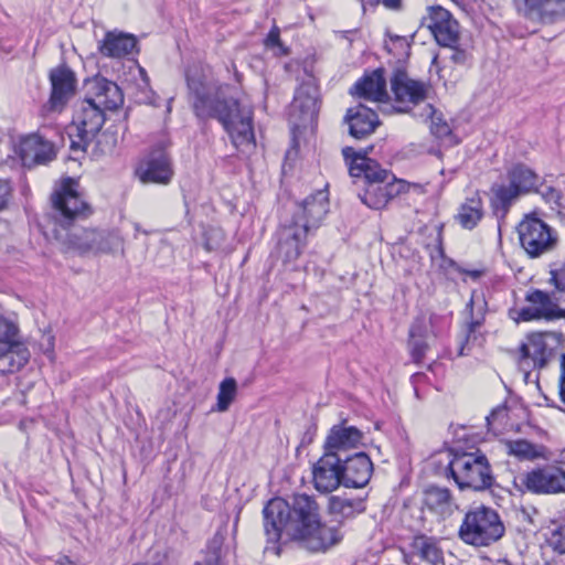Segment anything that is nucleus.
<instances>
[{
  "mask_svg": "<svg viewBox=\"0 0 565 565\" xmlns=\"http://www.w3.org/2000/svg\"><path fill=\"white\" fill-rule=\"evenodd\" d=\"M11 153L7 162L13 168H21L30 171L35 167V132L9 135Z\"/></svg>",
  "mask_w": 565,
  "mask_h": 565,
  "instance_id": "393cba45",
  "label": "nucleus"
},
{
  "mask_svg": "<svg viewBox=\"0 0 565 565\" xmlns=\"http://www.w3.org/2000/svg\"><path fill=\"white\" fill-rule=\"evenodd\" d=\"M53 131L56 136L58 135V130L56 128H54Z\"/></svg>",
  "mask_w": 565,
  "mask_h": 565,
  "instance_id": "69168bd1",
  "label": "nucleus"
},
{
  "mask_svg": "<svg viewBox=\"0 0 565 565\" xmlns=\"http://www.w3.org/2000/svg\"><path fill=\"white\" fill-rule=\"evenodd\" d=\"M51 94L41 107V116L53 121L64 111L70 100L75 96L77 78L75 73L65 64L50 71Z\"/></svg>",
  "mask_w": 565,
  "mask_h": 565,
  "instance_id": "9d476101",
  "label": "nucleus"
},
{
  "mask_svg": "<svg viewBox=\"0 0 565 565\" xmlns=\"http://www.w3.org/2000/svg\"><path fill=\"white\" fill-rule=\"evenodd\" d=\"M292 108L298 109L303 119H312L319 110V89L313 78L301 83L294 97Z\"/></svg>",
  "mask_w": 565,
  "mask_h": 565,
  "instance_id": "72a5a7b5",
  "label": "nucleus"
},
{
  "mask_svg": "<svg viewBox=\"0 0 565 565\" xmlns=\"http://www.w3.org/2000/svg\"><path fill=\"white\" fill-rule=\"evenodd\" d=\"M85 100L95 104L102 110H113L122 104V94L118 85L105 77L96 76L86 83Z\"/></svg>",
  "mask_w": 565,
  "mask_h": 565,
  "instance_id": "b1692460",
  "label": "nucleus"
},
{
  "mask_svg": "<svg viewBox=\"0 0 565 565\" xmlns=\"http://www.w3.org/2000/svg\"><path fill=\"white\" fill-rule=\"evenodd\" d=\"M391 88L395 100L404 107L398 111H408L409 106H416L425 102L428 93V85L422 81L411 78L405 71L396 70L391 78Z\"/></svg>",
  "mask_w": 565,
  "mask_h": 565,
  "instance_id": "a211bd4d",
  "label": "nucleus"
},
{
  "mask_svg": "<svg viewBox=\"0 0 565 565\" xmlns=\"http://www.w3.org/2000/svg\"><path fill=\"white\" fill-rule=\"evenodd\" d=\"M509 182L522 194L536 190L540 177L524 164H516L508 172Z\"/></svg>",
  "mask_w": 565,
  "mask_h": 565,
  "instance_id": "c9c22d12",
  "label": "nucleus"
},
{
  "mask_svg": "<svg viewBox=\"0 0 565 565\" xmlns=\"http://www.w3.org/2000/svg\"><path fill=\"white\" fill-rule=\"evenodd\" d=\"M371 3H379L380 0H370Z\"/></svg>",
  "mask_w": 565,
  "mask_h": 565,
  "instance_id": "0e129e2a",
  "label": "nucleus"
},
{
  "mask_svg": "<svg viewBox=\"0 0 565 565\" xmlns=\"http://www.w3.org/2000/svg\"><path fill=\"white\" fill-rule=\"evenodd\" d=\"M350 93L370 102H385L388 98L384 71L377 68L360 78Z\"/></svg>",
  "mask_w": 565,
  "mask_h": 565,
  "instance_id": "c756f323",
  "label": "nucleus"
},
{
  "mask_svg": "<svg viewBox=\"0 0 565 565\" xmlns=\"http://www.w3.org/2000/svg\"><path fill=\"white\" fill-rule=\"evenodd\" d=\"M562 457H563V460L565 462V449L562 451Z\"/></svg>",
  "mask_w": 565,
  "mask_h": 565,
  "instance_id": "680f3d73",
  "label": "nucleus"
},
{
  "mask_svg": "<svg viewBox=\"0 0 565 565\" xmlns=\"http://www.w3.org/2000/svg\"><path fill=\"white\" fill-rule=\"evenodd\" d=\"M52 237L65 253L78 256L114 254L122 248L124 241L118 231L98 228H53Z\"/></svg>",
  "mask_w": 565,
  "mask_h": 565,
  "instance_id": "20e7f679",
  "label": "nucleus"
},
{
  "mask_svg": "<svg viewBox=\"0 0 565 565\" xmlns=\"http://www.w3.org/2000/svg\"><path fill=\"white\" fill-rule=\"evenodd\" d=\"M564 340L559 332H536L527 335L526 341L519 349V369L527 379L531 371L547 366L555 356L556 348Z\"/></svg>",
  "mask_w": 565,
  "mask_h": 565,
  "instance_id": "0eeeda50",
  "label": "nucleus"
},
{
  "mask_svg": "<svg viewBox=\"0 0 565 565\" xmlns=\"http://www.w3.org/2000/svg\"><path fill=\"white\" fill-rule=\"evenodd\" d=\"M185 79L188 99L198 119H216L238 150L255 146L253 107L249 102L236 96L230 85L220 83L202 65H191L186 70Z\"/></svg>",
  "mask_w": 565,
  "mask_h": 565,
  "instance_id": "f257e3e1",
  "label": "nucleus"
},
{
  "mask_svg": "<svg viewBox=\"0 0 565 565\" xmlns=\"http://www.w3.org/2000/svg\"><path fill=\"white\" fill-rule=\"evenodd\" d=\"M25 425H26V422H25V420H22V422L20 423V428H21V429H23Z\"/></svg>",
  "mask_w": 565,
  "mask_h": 565,
  "instance_id": "052dcab7",
  "label": "nucleus"
},
{
  "mask_svg": "<svg viewBox=\"0 0 565 565\" xmlns=\"http://www.w3.org/2000/svg\"><path fill=\"white\" fill-rule=\"evenodd\" d=\"M419 117L424 120H430V132L438 139L451 138V128L449 124L443 118L430 104L424 106Z\"/></svg>",
  "mask_w": 565,
  "mask_h": 565,
  "instance_id": "4c0bfd02",
  "label": "nucleus"
},
{
  "mask_svg": "<svg viewBox=\"0 0 565 565\" xmlns=\"http://www.w3.org/2000/svg\"><path fill=\"white\" fill-rule=\"evenodd\" d=\"M237 392V384L235 379L227 377L223 380L218 387L216 409L218 412H226L234 401Z\"/></svg>",
  "mask_w": 565,
  "mask_h": 565,
  "instance_id": "ea45409f",
  "label": "nucleus"
},
{
  "mask_svg": "<svg viewBox=\"0 0 565 565\" xmlns=\"http://www.w3.org/2000/svg\"><path fill=\"white\" fill-rule=\"evenodd\" d=\"M204 246H205L206 250L211 252L218 247V243L217 242L214 243L211 237H206Z\"/></svg>",
  "mask_w": 565,
  "mask_h": 565,
  "instance_id": "5fc2aeb1",
  "label": "nucleus"
},
{
  "mask_svg": "<svg viewBox=\"0 0 565 565\" xmlns=\"http://www.w3.org/2000/svg\"><path fill=\"white\" fill-rule=\"evenodd\" d=\"M56 156V145L38 131V164H46L53 161Z\"/></svg>",
  "mask_w": 565,
  "mask_h": 565,
  "instance_id": "79ce46f5",
  "label": "nucleus"
},
{
  "mask_svg": "<svg viewBox=\"0 0 565 565\" xmlns=\"http://www.w3.org/2000/svg\"><path fill=\"white\" fill-rule=\"evenodd\" d=\"M363 438L364 434L360 429L343 422L330 428L323 449L342 459L349 456L351 450L358 449L363 444Z\"/></svg>",
  "mask_w": 565,
  "mask_h": 565,
  "instance_id": "6ab92c4d",
  "label": "nucleus"
},
{
  "mask_svg": "<svg viewBox=\"0 0 565 565\" xmlns=\"http://www.w3.org/2000/svg\"><path fill=\"white\" fill-rule=\"evenodd\" d=\"M505 413L504 408H497L491 412V414L487 417V420L490 423V420L494 419L500 414Z\"/></svg>",
  "mask_w": 565,
  "mask_h": 565,
  "instance_id": "6e6d98bb",
  "label": "nucleus"
},
{
  "mask_svg": "<svg viewBox=\"0 0 565 565\" xmlns=\"http://www.w3.org/2000/svg\"><path fill=\"white\" fill-rule=\"evenodd\" d=\"M366 510L365 498L331 495L328 500V512L339 523L352 520Z\"/></svg>",
  "mask_w": 565,
  "mask_h": 565,
  "instance_id": "7c9ffc66",
  "label": "nucleus"
},
{
  "mask_svg": "<svg viewBox=\"0 0 565 565\" xmlns=\"http://www.w3.org/2000/svg\"><path fill=\"white\" fill-rule=\"evenodd\" d=\"M11 186L8 181L0 180V211L3 210L9 201Z\"/></svg>",
  "mask_w": 565,
  "mask_h": 565,
  "instance_id": "09e8293b",
  "label": "nucleus"
},
{
  "mask_svg": "<svg viewBox=\"0 0 565 565\" xmlns=\"http://www.w3.org/2000/svg\"><path fill=\"white\" fill-rule=\"evenodd\" d=\"M522 484L535 494L565 493V471L557 466L545 465L526 472Z\"/></svg>",
  "mask_w": 565,
  "mask_h": 565,
  "instance_id": "4468645a",
  "label": "nucleus"
},
{
  "mask_svg": "<svg viewBox=\"0 0 565 565\" xmlns=\"http://www.w3.org/2000/svg\"><path fill=\"white\" fill-rule=\"evenodd\" d=\"M136 174L142 183L169 184L174 174L170 156L162 148L153 149L139 162Z\"/></svg>",
  "mask_w": 565,
  "mask_h": 565,
  "instance_id": "2eb2a0df",
  "label": "nucleus"
},
{
  "mask_svg": "<svg viewBox=\"0 0 565 565\" xmlns=\"http://www.w3.org/2000/svg\"><path fill=\"white\" fill-rule=\"evenodd\" d=\"M491 192V206L493 212L497 215L501 213L502 216L507 214L512 203L522 195V193L510 182L509 184H493Z\"/></svg>",
  "mask_w": 565,
  "mask_h": 565,
  "instance_id": "f704fd0d",
  "label": "nucleus"
},
{
  "mask_svg": "<svg viewBox=\"0 0 565 565\" xmlns=\"http://www.w3.org/2000/svg\"><path fill=\"white\" fill-rule=\"evenodd\" d=\"M263 516L267 537L265 553L280 554L282 534L310 552H326L343 537L339 527L321 523L319 505L307 494L295 495L291 503L274 498L265 505Z\"/></svg>",
  "mask_w": 565,
  "mask_h": 565,
  "instance_id": "f03ea898",
  "label": "nucleus"
},
{
  "mask_svg": "<svg viewBox=\"0 0 565 565\" xmlns=\"http://www.w3.org/2000/svg\"><path fill=\"white\" fill-rule=\"evenodd\" d=\"M329 211V198L326 190H319L307 196L297 207L290 224L296 227L306 225V233L320 226Z\"/></svg>",
  "mask_w": 565,
  "mask_h": 565,
  "instance_id": "f3484780",
  "label": "nucleus"
},
{
  "mask_svg": "<svg viewBox=\"0 0 565 565\" xmlns=\"http://www.w3.org/2000/svg\"><path fill=\"white\" fill-rule=\"evenodd\" d=\"M29 349L19 341V328L12 320L0 315V373L20 371L30 360Z\"/></svg>",
  "mask_w": 565,
  "mask_h": 565,
  "instance_id": "f8f14e48",
  "label": "nucleus"
},
{
  "mask_svg": "<svg viewBox=\"0 0 565 565\" xmlns=\"http://www.w3.org/2000/svg\"><path fill=\"white\" fill-rule=\"evenodd\" d=\"M519 242L530 258L552 252L557 244V233L536 214H526L516 226Z\"/></svg>",
  "mask_w": 565,
  "mask_h": 565,
  "instance_id": "1a4fd4ad",
  "label": "nucleus"
},
{
  "mask_svg": "<svg viewBox=\"0 0 565 565\" xmlns=\"http://www.w3.org/2000/svg\"><path fill=\"white\" fill-rule=\"evenodd\" d=\"M315 488L322 493H329L343 486L341 459L332 454L323 452L312 469Z\"/></svg>",
  "mask_w": 565,
  "mask_h": 565,
  "instance_id": "412c9836",
  "label": "nucleus"
},
{
  "mask_svg": "<svg viewBox=\"0 0 565 565\" xmlns=\"http://www.w3.org/2000/svg\"><path fill=\"white\" fill-rule=\"evenodd\" d=\"M452 50L450 60L456 64H465L468 60V54L465 50H459L457 45L450 47Z\"/></svg>",
  "mask_w": 565,
  "mask_h": 565,
  "instance_id": "8fccbe9b",
  "label": "nucleus"
},
{
  "mask_svg": "<svg viewBox=\"0 0 565 565\" xmlns=\"http://www.w3.org/2000/svg\"><path fill=\"white\" fill-rule=\"evenodd\" d=\"M550 280L559 292L565 294V257L557 267L551 270Z\"/></svg>",
  "mask_w": 565,
  "mask_h": 565,
  "instance_id": "de8ad7c7",
  "label": "nucleus"
},
{
  "mask_svg": "<svg viewBox=\"0 0 565 565\" xmlns=\"http://www.w3.org/2000/svg\"><path fill=\"white\" fill-rule=\"evenodd\" d=\"M118 141L117 131L107 128L96 135L94 141L89 146L94 156L110 153Z\"/></svg>",
  "mask_w": 565,
  "mask_h": 565,
  "instance_id": "58836bf2",
  "label": "nucleus"
},
{
  "mask_svg": "<svg viewBox=\"0 0 565 565\" xmlns=\"http://www.w3.org/2000/svg\"><path fill=\"white\" fill-rule=\"evenodd\" d=\"M85 100L95 104L102 110H113L122 104V94L118 85L105 77L96 76L86 83Z\"/></svg>",
  "mask_w": 565,
  "mask_h": 565,
  "instance_id": "5701e85b",
  "label": "nucleus"
},
{
  "mask_svg": "<svg viewBox=\"0 0 565 565\" xmlns=\"http://www.w3.org/2000/svg\"><path fill=\"white\" fill-rule=\"evenodd\" d=\"M548 545L558 554H565V524L555 529L548 539Z\"/></svg>",
  "mask_w": 565,
  "mask_h": 565,
  "instance_id": "49530a36",
  "label": "nucleus"
},
{
  "mask_svg": "<svg viewBox=\"0 0 565 565\" xmlns=\"http://www.w3.org/2000/svg\"><path fill=\"white\" fill-rule=\"evenodd\" d=\"M436 42L445 47H455L460 40V26L452 14L440 6L427 8V14L422 19Z\"/></svg>",
  "mask_w": 565,
  "mask_h": 565,
  "instance_id": "ddd939ff",
  "label": "nucleus"
},
{
  "mask_svg": "<svg viewBox=\"0 0 565 565\" xmlns=\"http://www.w3.org/2000/svg\"><path fill=\"white\" fill-rule=\"evenodd\" d=\"M446 477H451L459 489L483 491L494 483L488 458L480 451L447 455Z\"/></svg>",
  "mask_w": 565,
  "mask_h": 565,
  "instance_id": "39448f33",
  "label": "nucleus"
},
{
  "mask_svg": "<svg viewBox=\"0 0 565 565\" xmlns=\"http://www.w3.org/2000/svg\"><path fill=\"white\" fill-rule=\"evenodd\" d=\"M526 306L518 311L514 318L520 321H554L561 313V307L555 299L546 291L534 289L525 296Z\"/></svg>",
  "mask_w": 565,
  "mask_h": 565,
  "instance_id": "dca6fc26",
  "label": "nucleus"
},
{
  "mask_svg": "<svg viewBox=\"0 0 565 565\" xmlns=\"http://www.w3.org/2000/svg\"><path fill=\"white\" fill-rule=\"evenodd\" d=\"M543 196L545 198V200L547 202L558 203V201L561 199V193H559V191H557L553 188H548L547 191L543 194Z\"/></svg>",
  "mask_w": 565,
  "mask_h": 565,
  "instance_id": "864d4df0",
  "label": "nucleus"
},
{
  "mask_svg": "<svg viewBox=\"0 0 565 565\" xmlns=\"http://www.w3.org/2000/svg\"><path fill=\"white\" fill-rule=\"evenodd\" d=\"M480 322L479 321H471L469 323V332H473L476 330L477 327H479Z\"/></svg>",
  "mask_w": 565,
  "mask_h": 565,
  "instance_id": "4d7b16f0",
  "label": "nucleus"
},
{
  "mask_svg": "<svg viewBox=\"0 0 565 565\" xmlns=\"http://www.w3.org/2000/svg\"><path fill=\"white\" fill-rule=\"evenodd\" d=\"M104 122L105 111L95 106V104L83 99L78 104L67 130L71 150L74 152H87Z\"/></svg>",
  "mask_w": 565,
  "mask_h": 565,
  "instance_id": "6e6552de",
  "label": "nucleus"
},
{
  "mask_svg": "<svg viewBox=\"0 0 565 565\" xmlns=\"http://www.w3.org/2000/svg\"><path fill=\"white\" fill-rule=\"evenodd\" d=\"M508 454L520 460H535L544 457V447L525 439L510 440L507 443Z\"/></svg>",
  "mask_w": 565,
  "mask_h": 565,
  "instance_id": "e433bc0d",
  "label": "nucleus"
},
{
  "mask_svg": "<svg viewBox=\"0 0 565 565\" xmlns=\"http://www.w3.org/2000/svg\"><path fill=\"white\" fill-rule=\"evenodd\" d=\"M559 396L562 402L565 404V355H563L561 362Z\"/></svg>",
  "mask_w": 565,
  "mask_h": 565,
  "instance_id": "3c124183",
  "label": "nucleus"
},
{
  "mask_svg": "<svg viewBox=\"0 0 565 565\" xmlns=\"http://www.w3.org/2000/svg\"><path fill=\"white\" fill-rule=\"evenodd\" d=\"M38 342L39 348L43 352V354L47 358L50 362H53L55 335L52 333V330H44Z\"/></svg>",
  "mask_w": 565,
  "mask_h": 565,
  "instance_id": "a18cd8bd",
  "label": "nucleus"
},
{
  "mask_svg": "<svg viewBox=\"0 0 565 565\" xmlns=\"http://www.w3.org/2000/svg\"><path fill=\"white\" fill-rule=\"evenodd\" d=\"M15 43L11 39H2L0 41V51L4 54H11L14 52Z\"/></svg>",
  "mask_w": 565,
  "mask_h": 565,
  "instance_id": "603ef678",
  "label": "nucleus"
},
{
  "mask_svg": "<svg viewBox=\"0 0 565 565\" xmlns=\"http://www.w3.org/2000/svg\"><path fill=\"white\" fill-rule=\"evenodd\" d=\"M342 153L350 175L363 182L364 191L359 193V198L370 209L385 207L392 199L404 191L405 183L382 169L375 160L355 152L352 147L343 148Z\"/></svg>",
  "mask_w": 565,
  "mask_h": 565,
  "instance_id": "7ed1b4c3",
  "label": "nucleus"
},
{
  "mask_svg": "<svg viewBox=\"0 0 565 565\" xmlns=\"http://www.w3.org/2000/svg\"><path fill=\"white\" fill-rule=\"evenodd\" d=\"M137 49V39L122 31H108L98 44L99 53L109 58H121L134 53Z\"/></svg>",
  "mask_w": 565,
  "mask_h": 565,
  "instance_id": "c85d7f7f",
  "label": "nucleus"
},
{
  "mask_svg": "<svg viewBox=\"0 0 565 565\" xmlns=\"http://www.w3.org/2000/svg\"><path fill=\"white\" fill-rule=\"evenodd\" d=\"M52 203L58 214V228H68L74 221L87 217L92 213L89 204L78 191V182L73 178L62 180L52 194Z\"/></svg>",
  "mask_w": 565,
  "mask_h": 565,
  "instance_id": "9b49d317",
  "label": "nucleus"
},
{
  "mask_svg": "<svg viewBox=\"0 0 565 565\" xmlns=\"http://www.w3.org/2000/svg\"><path fill=\"white\" fill-rule=\"evenodd\" d=\"M514 4L531 21L554 23L565 18V0H514Z\"/></svg>",
  "mask_w": 565,
  "mask_h": 565,
  "instance_id": "aec40b11",
  "label": "nucleus"
},
{
  "mask_svg": "<svg viewBox=\"0 0 565 565\" xmlns=\"http://www.w3.org/2000/svg\"><path fill=\"white\" fill-rule=\"evenodd\" d=\"M264 44L266 49L270 50L276 56H285L288 55L289 50L280 40V29L277 25H274L268 32Z\"/></svg>",
  "mask_w": 565,
  "mask_h": 565,
  "instance_id": "c03bdc74",
  "label": "nucleus"
},
{
  "mask_svg": "<svg viewBox=\"0 0 565 565\" xmlns=\"http://www.w3.org/2000/svg\"><path fill=\"white\" fill-rule=\"evenodd\" d=\"M459 355H465V345L462 344L459 350Z\"/></svg>",
  "mask_w": 565,
  "mask_h": 565,
  "instance_id": "bf43d9fd",
  "label": "nucleus"
},
{
  "mask_svg": "<svg viewBox=\"0 0 565 565\" xmlns=\"http://www.w3.org/2000/svg\"><path fill=\"white\" fill-rule=\"evenodd\" d=\"M24 189H25V190H28V191H31V188H30V185H29V184H26V185L24 186Z\"/></svg>",
  "mask_w": 565,
  "mask_h": 565,
  "instance_id": "e2e57ef3",
  "label": "nucleus"
},
{
  "mask_svg": "<svg viewBox=\"0 0 565 565\" xmlns=\"http://www.w3.org/2000/svg\"><path fill=\"white\" fill-rule=\"evenodd\" d=\"M223 539L215 535L207 544L206 551L201 561H196L194 565H223L222 562Z\"/></svg>",
  "mask_w": 565,
  "mask_h": 565,
  "instance_id": "a19ab883",
  "label": "nucleus"
},
{
  "mask_svg": "<svg viewBox=\"0 0 565 565\" xmlns=\"http://www.w3.org/2000/svg\"><path fill=\"white\" fill-rule=\"evenodd\" d=\"M32 55L34 56L35 55V46L33 47L32 50Z\"/></svg>",
  "mask_w": 565,
  "mask_h": 565,
  "instance_id": "338daca9",
  "label": "nucleus"
},
{
  "mask_svg": "<svg viewBox=\"0 0 565 565\" xmlns=\"http://www.w3.org/2000/svg\"><path fill=\"white\" fill-rule=\"evenodd\" d=\"M484 216L483 202L479 192L465 199L454 216L455 222L463 230L472 231Z\"/></svg>",
  "mask_w": 565,
  "mask_h": 565,
  "instance_id": "473e14b6",
  "label": "nucleus"
},
{
  "mask_svg": "<svg viewBox=\"0 0 565 565\" xmlns=\"http://www.w3.org/2000/svg\"><path fill=\"white\" fill-rule=\"evenodd\" d=\"M423 504L427 511L443 520L449 518L457 508L450 490L435 486L424 491Z\"/></svg>",
  "mask_w": 565,
  "mask_h": 565,
  "instance_id": "2f4dec72",
  "label": "nucleus"
},
{
  "mask_svg": "<svg viewBox=\"0 0 565 565\" xmlns=\"http://www.w3.org/2000/svg\"><path fill=\"white\" fill-rule=\"evenodd\" d=\"M349 134L355 139H365L380 126L379 115L371 108L359 104L350 107L344 116Z\"/></svg>",
  "mask_w": 565,
  "mask_h": 565,
  "instance_id": "bb28decb",
  "label": "nucleus"
},
{
  "mask_svg": "<svg viewBox=\"0 0 565 565\" xmlns=\"http://www.w3.org/2000/svg\"><path fill=\"white\" fill-rule=\"evenodd\" d=\"M211 233L214 234L216 238H220V239L223 238V234L221 231L213 230V231H211Z\"/></svg>",
  "mask_w": 565,
  "mask_h": 565,
  "instance_id": "13d9d810",
  "label": "nucleus"
},
{
  "mask_svg": "<svg viewBox=\"0 0 565 565\" xmlns=\"http://www.w3.org/2000/svg\"><path fill=\"white\" fill-rule=\"evenodd\" d=\"M409 337H411L409 350H411V355L413 358V361L415 363H420L428 345L422 339V337L419 334V327L412 326V328L409 330Z\"/></svg>",
  "mask_w": 565,
  "mask_h": 565,
  "instance_id": "37998d69",
  "label": "nucleus"
},
{
  "mask_svg": "<svg viewBox=\"0 0 565 565\" xmlns=\"http://www.w3.org/2000/svg\"><path fill=\"white\" fill-rule=\"evenodd\" d=\"M505 527L499 513L489 507H471L465 513L458 531L459 539L472 546H490L504 534Z\"/></svg>",
  "mask_w": 565,
  "mask_h": 565,
  "instance_id": "423d86ee",
  "label": "nucleus"
},
{
  "mask_svg": "<svg viewBox=\"0 0 565 565\" xmlns=\"http://www.w3.org/2000/svg\"><path fill=\"white\" fill-rule=\"evenodd\" d=\"M306 225L296 227L292 224L284 225L278 232V254L284 263L296 260L305 246Z\"/></svg>",
  "mask_w": 565,
  "mask_h": 565,
  "instance_id": "cd10ccee",
  "label": "nucleus"
},
{
  "mask_svg": "<svg viewBox=\"0 0 565 565\" xmlns=\"http://www.w3.org/2000/svg\"><path fill=\"white\" fill-rule=\"evenodd\" d=\"M341 469L343 487L363 488L371 479L373 463L365 452L358 451L341 459Z\"/></svg>",
  "mask_w": 565,
  "mask_h": 565,
  "instance_id": "4be33fe9",
  "label": "nucleus"
},
{
  "mask_svg": "<svg viewBox=\"0 0 565 565\" xmlns=\"http://www.w3.org/2000/svg\"><path fill=\"white\" fill-rule=\"evenodd\" d=\"M405 558L412 565H445L439 542L426 535H417L413 539L411 551Z\"/></svg>",
  "mask_w": 565,
  "mask_h": 565,
  "instance_id": "a878e982",
  "label": "nucleus"
}]
</instances>
